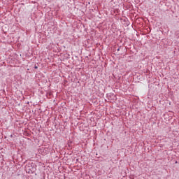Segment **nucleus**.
<instances>
[{
    "label": "nucleus",
    "instance_id": "f257e3e1",
    "mask_svg": "<svg viewBox=\"0 0 179 179\" xmlns=\"http://www.w3.org/2000/svg\"><path fill=\"white\" fill-rule=\"evenodd\" d=\"M37 68H38L37 66H35V69H37Z\"/></svg>",
    "mask_w": 179,
    "mask_h": 179
}]
</instances>
